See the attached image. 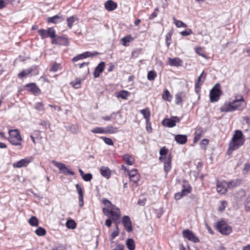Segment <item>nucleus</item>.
Masks as SVG:
<instances>
[{
    "instance_id": "f257e3e1",
    "label": "nucleus",
    "mask_w": 250,
    "mask_h": 250,
    "mask_svg": "<svg viewBox=\"0 0 250 250\" xmlns=\"http://www.w3.org/2000/svg\"><path fill=\"white\" fill-rule=\"evenodd\" d=\"M245 140V137L242 132L239 130H235L229 143V147L227 151L228 154L230 155L234 150L237 149L243 145Z\"/></svg>"
},
{
    "instance_id": "f03ea898",
    "label": "nucleus",
    "mask_w": 250,
    "mask_h": 250,
    "mask_svg": "<svg viewBox=\"0 0 250 250\" xmlns=\"http://www.w3.org/2000/svg\"><path fill=\"white\" fill-rule=\"evenodd\" d=\"M9 137L8 138L9 142L14 146H21L22 140L19 131L18 129H11L9 130Z\"/></svg>"
},
{
    "instance_id": "7ed1b4c3",
    "label": "nucleus",
    "mask_w": 250,
    "mask_h": 250,
    "mask_svg": "<svg viewBox=\"0 0 250 250\" xmlns=\"http://www.w3.org/2000/svg\"><path fill=\"white\" fill-rule=\"evenodd\" d=\"M221 85L217 83L211 89L209 93L210 101L211 102H217L222 95Z\"/></svg>"
},
{
    "instance_id": "20e7f679",
    "label": "nucleus",
    "mask_w": 250,
    "mask_h": 250,
    "mask_svg": "<svg viewBox=\"0 0 250 250\" xmlns=\"http://www.w3.org/2000/svg\"><path fill=\"white\" fill-rule=\"evenodd\" d=\"M216 229L223 235H229L232 231V229L224 221H218L216 225Z\"/></svg>"
},
{
    "instance_id": "39448f33",
    "label": "nucleus",
    "mask_w": 250,
    "mask_h": 250,
    "mask_svg": "<svg viewBox=\"0 0 250 250\" xmlns=\"http://www.w3.org/2000/svg\"><path fill=\"white\" fill-rule=\"evenodd\" d=\"M232 102L233 107H237L236 110H242L247 106V103L242 95L235 96V99Z\"/></svg>"
},
{
    "instance_id": "423d86ee",
    "label": "nucleus",
    "mask_w": 250,
    "mask_h": 250,
    "mask_svg": "<svg viewBox=\"0 0 250 250\" xmlns=\"http://www.w3.org/2000/svg\"><path fill=\"white\" fill-rule=\"evenodd\" d=\"M52 163L57 168L59 169L60 171L65 174H70L71 175H74L75 172L73 171L70 170L67 168L65 165L62 163L58 162L54 160L52 161Z\"/></svg>"
},
{
    "instance_id": "0eeeda50",
    "label": "nucleus",
    "mask_w": 250,
    "mask_h": 250,
    "mask_svg": "<svg viewBox=\"0 0 250 250\" xmlns=\"http://www.w3.org/2000/svg\"><path fill=\"white\" fill-rule=\"evenodd\" d=\"M159 160L163 162L164 163V168L166 174L170 170L171 168V156L169 155L167 157L160 156L159 158Z\"/></svg>"
},
{
    "instance_id": "6e6552de",
    "label": "nucleus",
    "mask_w": 250,
    "mask_h": 250,
    "mask_svg": "<svg viewBox=\"0 0 250 250\" xmlns=\"http://www.w3.org/2000/svg\"><path fill=\"white\" fill-rule=\"evenodd\" d=\"M183 236L194 243H197L199 242V238L196 237L195 234L190 230L188 229H186L183 231Z\"/></svg>"
},
{
    "instance_id": "1a4fd4ad",
    "label": "nucleus",
    "mask_w": 250,
    "mask_h": 250,
    "mask_svg": "<svg viewBox=\"0 0 250 250\" xmlns=\"http://www.w3.org/2000/svg\"><path fill=\"white\" fill-rule=\"evenodd\" d=\"M179 122V119L177 117L174 116L170 119L164 120L162 123L164 125L167 126L168 127H172L176 125V123H178Z\"/></svg>"
},
{
    "instance_id": "9d476101",
    "label": "nucleus",
    "mask_w": 250,
    "mask_h": 250,
    "mask_svg": "<svg viewBox=\"0 0 250 250\" xmlns=\"http://www.w3.org/2000/svg\"><path fill=\"white\" fill-rule=\"evenodd\" d=\"M31 162V158L26 157L13 164L14 168H21L27 166Z\"/></svg>"
},
{
    "instance_id": "9b49d317",
    "label": "nucleus",
    "mask_w": 250,
    "mask_h": 250,
    "mask_svg": "<svg viewBox=\"0 0 250 250\" xmlns=\"http://www.w3.org/2000/svg\"><path fill=\"white\" fill-rule=\"evenodd\" d=\"M122 223L125 229L127 232H130L132 231V223L128 216H124L123 217Z\"/></svg>"
},
{
    "instance_id": "f8f14e48",
    "label": "nucleus",
    "mask_w": 250,
    "mask_h": 250,
    "mask_svg": "<svg viewBox=\"0 0 250 250\" xmlns=\"http://www.w3.org/2000/svg\"><path fill=\"white\" fill-rule=\"evenodd\" d=\"M68 40L67 38L64 37H57L56 38L52 40V43L61 45H67L68 44Z\"/></svg>"
},
{
    "instance_id": "ddd939ff",
    "label": "nucleus",
    "mask_w": 250,
    "mask_h": 250,
    "mask_svg": "<svg viewBox=\"0 0 250 250\" xmlns=\"http://www.w3.org/2000/svg\"><path fill=\"white\" fill-rule=\"evenodd\" d=\"M227 186L226 182H219L217 181L216 185V189L217 192L220 194H225L227 190Z\"/></svg>"
},
{
    "instance_id": "4468645a",
    "label": "nucleus",
    "mask_w": 250,
    "mask_h": 250,
    "mask_svg": "<svg viewBox=\"0 0 250 250\" xmlns=\"http://www.w3.org/2000/svg\"><path fill=\"white\" fill-rule=\"evenodd\" d=\"M121 216V212L119 208H117L115 205H111V211L109 218L112 220L120 218Z\"/></svg>"
},
{
    "instance_id": "2eb2a0df",
    "label": "nucleus",
    "mask_w": 250,
    "mask_h": 250,
    "mask_svg": "<svg viewBox=\"0 0 250 250\" xmlns=\"http://www.w3.org/2000/svg\"><path fill=\"white\" fill-rule=\"evenodd\" d=\"M237 107H233V102H229L225 103L223 106L221 107V111L222 112H232L236 110Z\"/></svg>"
},
{
    "instance_id": "dca6fc26",
    "label": "nucleus",
    "mask_w": 250,
    "mask_h": 250,
    "mask_svg": "<svg viewBox=\"0 0 250 250\" xmlns=\"http://www.w3.org/2000/svg\"><path fill=\"white\" fill-rule=\"evenodd\" d=\"M105 66L104 62H101L95 68L94 71V77L95 78H98L101 73L103 71Z\"/></svg>"
},
{
    "instance_id": "f3484780",
    "label": "nucleus",
    "mask_w": 250,
    "mask_h": 250,
    "mask_svg": "<svg viewBox=\"0 0 250 250\" xmlns=\"http://www.w3.org/2000/svg\"><path fill=\"white\" fill-rule=\"evenodd\" d=\"M191 192V187L184 188L181 192H177L175 194V199L176 200H179L182 197L186 195Z\"/></svg>"
},
{
    "instance_id": "a211bd4d",
    "label": "nucleus",
    "mask_w": 250,
    "mask_h": 250,
    "mask_svg": "<svg viewBox=\"0 0 250 250\" xmlns=\"http://www.w3.org/2000/svg\"><path fill=\"white\" fill-rule=\"evenodd\" d=\"M28 88L29 91L34 95L38 94L40 93L41 90L35 83H30L27 84L25 86Z\"/></svg>"
},
{
    "instance_id": "6ab92c4d",
    "label": "nucleus",
    "mask_w": 250,
    "mask_h": 250,
    "mask_svg": "<svg viewBox=\"0 0 250 250\" xmlns=\"http://www.w3.org/2000/svg\"><path fill=\"white\" fill-rule=\"evenodd\" d=\"M76 188L79 194V206L82 207L83 205V193L82 187L78 184L76 185Z\"/></svg>"
},
{
    "instance_id": "aec40b11",
    "label": "nucleus",
    "mask_w": 250,
    "mask_h": 250,
    "mask_svg": "<svg viewBox=\"0 0 250 250\" xmlns=\"http://www.w3.org/2000/svg\"><path fill=\"white\" fill-rule=\"evenodd\" d=\"M168 64L170 66H180L182 65L183 61L179 58H168Z\"/></svg>"
},
{
    "instance_id": "412c9836",
    "label": "nucleus",
    "mask_w": 250,
    "mask_h": 250,
    "mask_svg": "<svg viewBox=\"0 0 250 250\" xmlns=\"http://www.w3.org/2000/svg\"><path fill=\"white\" fill-rule=\"evenodd\" d=\"M174 140L178 144L184 145L188 141L187 136L186 135L177 134L175 135Z\"/></svg>"
},
{
    "instance_id": "4be33fe9",
    "label": "nucleus",
    "mask_w": 250,
    "mask_h": 250,
    "mask_svg": "<svg viewBox=\"0 0 250 250\" xmlns=\"http://www.w3.org/2000/svg\"><path fill=\"white\" fill-rule=\"evenodd\" d=\"M104 7L107 11H111L117 7V4L112 0H108L105 2Z\"/></svg>"
},
{
    "instance_id": "5701e85b",
    "label": "nucleus",
    "mask_w": 250,
    "mask_h": 250,
    "mask_svg": "<svg viewBox=\"0 0 250 250\" xmlns=\"http://www.w3.org/2000/svg\"><path fill=\"white\" fill-rule=\"evenodd\" d=\"M242 183V180L240 179H234L226 182L228 188H232L239 186Z\"/></svg>"
},
{
    "instance_id": "b1692460",
    "label": "nucleus",
    "mask_w": 250,
    "mask_h": 250,
    "mask_svg": "<svg viewBox=\"0 0 250 250\" xmlns=\"http://www.w3.org/2000/svg\"><path fill=\"white\" fill-rule=\"evenodd\" d=\"M37 69V66L33 65L31 67L27 69L23 70L21 73L18 74V77L20 78H22L24 76L30 74L32 71Z\"/></svg>"
},
{
    "instance_id": "393cba45",
    "label": "nucleus",
    "mask_w": 250,
    "mask_h": 250,
    "mask_svg": "<svg viewBox=\"0 0 250 250\" xmlns=\"http://www.w3.org/2000/svg\"><path fill=\"white\" fill-rule=\"evenodd\" d=\"M94 53H92L90 52L86 51V52H84L83 53L75 57L74 58H73V61L77 62L79 60L83 59H84V58H86L87 57H90L93 56H94Z\"/></svg>"
},
{
    "instance_id": "a878e982",
    "label": "nucleus",
    "mask_w": 250,
    "mask_h": 250,
    "mask_svg": "<svg viewBox=\"0 0 250 250\" xmlns=\"http://www.w3.org/2000/svg\"><path fill=\"white\" fill-rule=\"evenodd\" d=\"M101 175L106 179H109L111 176V171L110 169L104 166H102L100 168Z\"/></svg>"
},
{
    "instance_id": "bb28decb",
    "label": "nucleus",
    "mask_w": 250,
    "mask_h": 250,
    "mask_svg": "<svg viewBox=\"0 0 250 250\" xmlns=\"http://www.w3.org/2000/svg\"><path fill=\"white\" fill-rule=\"evenodd\" d=\"M122 157L126 165L132 166L134 164L135 159L131 155L128 154H125Z\"/></svg>"
},
{
    "instance_id": "cd10ccee",
    "label": "nucleus",
    "mask_w": 250,
    "mask_h": 250,
    "mask_svg": "<svg viewBox=\"0 0 250 250\" xmlns=\"http://www.w3.org/2000/svg\"><path fill=\"white\" fill-rule=\"evenodd\" d=\"M206 74L203 71L201 74L198 77L197 81L195 82V88H197L200 87L202 85L206 79Z\"/></svg>"
},
{
    "instance_id": "c85d7f7f",
    "label": "nucleus",
    "mask_w": 250,
    "mask_h": 250,
    "mask_svg": "<svg viewBox=\"0 0 250 250\" xmlns=\"http://www.w3.org/2000/svg\"><path fill=\"white\" fill-rule=\"evenodd\" d=\"M140 112L143 115L144 118L146 119V124H148L150 116V113L149 109L146 108L142 109L140 111Z\"/></svg>"
},
{
    "instance_id": "c756f323",
    "label": "nucleus",
    "mask_w": 250,
    "mask_h": 250,
    "mask_svg": "<svg viewBox=\"0 0 250 250\" xmlns=\"http://www.w3.org/2000/svg\"><path fill=\"white\" fill-rule=\"evenodd\" d=\"M118 131V128L112 126H108L104 128V134H113Z\"/></svg>"
},
{
    "instance_id": "7c9ffc66",
    "label": "nucleus",
    "mask_w": 250,
    "mask_h": 250,
    "mask_svg": "<svg viewBox=\"0 0 250 250\" xmlns=\"http://www.w3.org/2000/svg\"><path fill=\"white\" fill-rule=\"evenodd\" d=\"M129 95V93L128 92L125 90H122L117 93L116 96L118 98H121L122 99H126Z\"/></svg>"
},
{
    "instance_id": "2f4dec72",
    "label": "nucleus",
    "mask_w": 250,
    "mask_h": 250,
    "mask_svg": "<svg viewBox=\"0 0 250 250\" xmlns=\"http://www.w3.org/2000/svg\"><path fill=\"white\" fill-rule=\"evenodd\" d=\"M126 246L129 250H134L135 249V245L133 239L128 238L126 241Z\"/></svg>"
},
{
    "instance_id": "473e14b6",
    "label": "nucleus",
    "mask_w": 250,
    "mask_h": 250,
    "mask_svg": "<svg viewBox=\"0 0 250 250\" xmlns=\"http://www.w3.org/2000/svg\"><path fill=\"white\" fill-rule=\"evenodd\" d=\"M66 226L68 229H74L76 228V223L72 219L68 220L66 223Z\"/></svg>"
},
{
    "instance_id": "72a5a7b5",
    "label": "nucleus",
    "mask_w": 250,
    "mask_h": 250,
    "mask_svg": "<svg viewBox=\"0 0 250 250\" xmlns=\"http://www.w3.org/2000/svg\"><path fill=\"white\" fill-rule=\"evenodd\" d=\"M28 222L32 226L37 227L39 225L38 219L35 216H32L28 220Z\"/></svg>"
},
{
    "instance_id": "f704fd0d",
    "label": "nucleus",
    "mask_w": 250,
    "mask_h": 250,
    "mask_svg": "<svg viewBox=\"0 0 250 250\" xmlns=\"http://www.w3.org/2000/svg\"><path fill=\"white\" fill-rule=\"evenodd\" d=\"M77 20H78V19L73 16L68 18L67 19V23L68 27L69 28H71L72 27L73 23L76 21H77Z\"/></svg>"
},
{
    "instance_id": "c9c22d12",
    "label": "nucleus",
    "mask_w": 250,
    "mask_h": 250,
    "mask_svg": "<svg viewBox=\"0 0 250 250\" xmlns=\"http://www.w3.org/2000/svg\"><path fill=\"white\" fill-rule=\"evenodd\" d=\"M157 76V73L154 70L150 71L148 72L147 78L149 81H154Z\"/></svg>"
},
{
    "instance_id": "e433bc0d",
    "label": "nucleus",
    "mask_w": 250,
    "mask_h": 250,
    "mask_svg": "<svg viewBox=\"0 0 250 250\" xmlns=\"http://www.w3.org/2000/svg\"><path fill=\"white\" fill-rule=\"evenodd\" d=\"M60 17L58 15H55L52 17H49L47 19V22L49 23H57L59 21Z\"/></svg>"
},
{
    "instance_id": "4c0bfd02",
    "label": "nucleus",
    "mask_w": 250,
    "mask_h": 250,
    "mask_svg": "<svg viewBox=\"0 0 250 250\" xmlns=\"http://www.w3.org/2000/svg\"><path fill=\"white\" fill-rule=\"evenodd\" d=\"M174 23L176 25L177 27H187V25L184 23L183 21L176 20L175 17L173 18Z\"/></svg>"
},
{
    "instance_id": "58836bf2",
    "label": "nucleus",
    "mask_w": 250,
    "mask_h": 250,
    "mask_svg": "<svg viewBox=\"0 0 250 250\" xmlns=\"http://www.w3.org/2000/svg\"><path fill=\"white\" fill-rule=\"evenodd\" d=\"M35 233L37 235L42 236L45 235L46 230L44 228L39 227L36 230Z\"/></svg>"
},
{
    "instance_id": "ea45409f",
    "label": "nucleus",
    "mask_w": 250,
    "mask_h": 250,
    "mask_svg": "<svg viewBox=\"0 0 250 250\" xmlns=\"http://www.w3.org/2000/svg\"><path fill=\"white\" fill-rule=\"evenodd\" d=\"M47 31V36L50 37L52 40L56 38L55 37V31L52 28H49Z\"/></svg>"
},
{
    "instance_id": "a19ab883",
    "label": "nucleus",
    "mask_w": 250,
    "mask_h": 250,
    "mask_svg": "<svg viewBox=\"0 0 250 250\" xmlns=\"http://www.w3.org/2000/svg\"><path fill=\"white\" fill-rule=\"evenodd\" d=\"M91 132L93 133L104 134V128L102 127H97L93 128Z\"/></svg>"
},
{
    "instance_id": "79ce46f5",
    "label": "nucleus",
    "mask_w": 250,
    "mask_h": 250,
    "mask_svg": "<svg viewBox=\"0 0 250 250\" xmlns=\"http://www.w3.org/2000/svg\"><path fill=\"white\" fill-rule=\"evenodd\" d=\"M162 97H163V99L166 101H171V96L169 91L167 89H166L165 91L164 94H163Z\"/></svg>"
},
{
    "instance_id": "37998d69",
    "label": "nucleus",
    "mask_w": 250,
    "mask_h": 250,
    "mask_svg": "<svg viewBox=\"0 0 250 250\" xmlns=\"http://www.w3.org/2000/svg\"><path fill=\"white\" fill-rule=\"evenodd\" d=\"M133 39L130 35L125 36L122 39V41L123 42V45L124 46H127L126 43L127 42H129Z\"/></svg>"
},
{
    "instance_id": "c03bdc74",
    "label": "nucleus",
    "mask_w": 250,
    "mask_h": 250,
    "mask_svg": "<svg viewBox=\"0 0 250 250\" xmlns=\"http://www.w3.org/2000/svg\"><path fill=\"white\" fill-rule=\"evenodd\" d=\"M201 136V131L196 130L194 133V137L193 140V143H197L200 139Z\"/></svg>"
},
{
    "instance_id": "a18cd8bd",
    "label": "nucleus",
    "mask_w": 250,
    "mask_h": 250,
    "mask_svg": "<svg viewBox=\"0 0 250 250\" xmlns=\"http://www.w3.org/2000/svg\"><path fill=\"white\" fill-rule=\"evenodd\" d=\"M62 68L61 65L60 63H55L52 65V66L50 68V71L53 72H56L59 69Z\"/></svg>"
},
{
    "instance_id": "49530a36",
    "label": "nucleus",
    "mask_w": 250,
    "mask_h": 250,
    "mask_svg": "<svg viewBox=\"0 0 250 250\" xmlns=\"http://www.w3.org/2000/svg\"><path fill=\"white\" fill-rule=\"evenodd\" d=\"M119 234V229H116L115 230L113 231L111 235H110V239L111 240V243H113L114 241H113V240L115 239V238L118 236Z\"/></svg>"
},
{
    "instance_id": "de8ad7c7",
    "label": "nucleus",
    "mask_w": 250,
    "mask_h": 250,
    "mask_svg": "<svg viewBox=\"0 0 250 250\" xmlns=\"http://www.w3.org/2000/svg\"><path fill=\"white\" fill-rule=\"evenodd\" d=\"M138 170L137 169H133L131 170H127V174L129 176V178L135 176L137 175Z\"/></svg>"
},
{
    "instance_id": "09e8293b",
    "label": "nucleus",
    "mask_w": 250,
    "mask_h": 250,
    "mask_svg": "<svg viewBox=\"0 0 250 250\" xmlns=\"http://www.w3.org/2000/svg\"><path fill=\"white\" fill-rule=\"evenodd\" d=\"M101 138L103 140V141L106 144L110 146L113 145V142L110 138H107L105 137H101Z\"/></svg>"
},
{
    "instance_id": "8fccbe9b",
    "label": "nucleus",
    "mask_w": 250,
    "mask_h": 250,
    "mask_svg": "<svg viewBox=\"0 0 250 250\" xmlns=\"http://www.w3.org/2000/svg\"><path fill=\"white\" fill-rule=\"evenodd\" d=\"M116 114V113L113 112L110 115V116H104L102 117V118L105 121H109L112 119H115Z\"/></svg>"
},
{
    "instance_id": "3c124183",
    "label": "nucleus",
    "mask_w": 250,
    "mask_h": 250,
    "mask_svg": "<svg viewBox=\"0 0 250 250\" xmlns=\"http://www.w3.org/2000/svg\"><path fill=\"white\" fill-rule=\"evenodd\" d=\"M35 108L39 111H43V104L42 103L39 102L36 104Z\"/></svg>"
},
{
    "instance_id": "603ef678",
    "label": "nucleus",
    "mask_w": 250,
    "mask_h": 250,
    "mask_svg": "<svg viewBox=\"0 0 250 250\" xmlns=\"http://www.w3.org/2000/svg\"><path fill=\"white\" fill-rule=\"evenodd\" d=\"M82 178L84 181L88 182L92 179V175L91 173H86L83 175Z\"/></svg>"
},
{
    "instance_id": "864d4df0",
    "label": "nucleus",
    "mask_w": 250,
    "mask_h": 250,
    "mask_svg": "<svg viewBox=\"0 0 250 250\" xmlns=\"http://www.w3.org/2000/svg\"><path fill=\"white\" fill-rule=\"evenodd\" d=\"M208 140L207 139H204L202 140V141L200 142V146L204 149H206V146L208 145Z\"/></svg>"
},
{
    "instance_id": "5fc2aeb1",
    "label": "nucleus",
    "mask_w": 250,
    "mask_h": 250,
    "mask_svg": "<svg viewBox=\"0 0 250 250\" xmlns=\"http://www.w3.org/2000/svg\"><path fill=\"white\" fill-rule=\"evenodd\" d=\"M246 193L245 191L243 189L239 190L238 192L235 195L236 198H241L245 196Z\"/></svg>"
},
{
    "instance_id": "6e6d98bb",
    "label": "nucleus",
    "mask_w": 250,
    "mask_h": 250,
    "mask_svg": "<svg viewBox=\"0 0 250 250\" xmlns=\"http://www.w3.org/2000/svg\"><path fill=\"white\" fill-rule=\"evenodd\" d=\"M39 34L41 35L42 39H44L47 37V31L44 29H40L38 30Z\"/></svg>"
},
{
    "instance_id": "4d7b16f0",
    "label": "nucleus",
    "mask_w": 250,
    "mask_h": 250,
    "mask_svg": "<svg viewBox=\"0 0 250 250\" xmlns=\"http://www.w3.org/2000/svg\"><path fill=\"white\" fill-rule=\"evenodd\" d=\"M110 211H111V206H110L109 207V208H104L103 209V212L105 216H108V217L110 216Z\"/></svg>"
},
{
    "instance_id": "13d9d810",
    "label": "nucleus",
    "mask_w": 250,
    "mask_h": 250,
    "mask_svg": "<svg viewBox=\"0 0 250 250\" xmlns=\"http://www.w3.org/2000/svg\"><path fill=\"white\" fill-rule=\"evenodd\" d=\"M192 34V31L191 29H188L187 30H185V31H182L180 33V34L183 36H188Z\"/></svg>"
},
{
    "instance_id": "bf43d9fd",
    "label": "nucleus",
    "mask_w": 250,
    "mask_h": 250,
    "mask_svg": "<svg viewBox=\"0 0 250 250\" xmlns=\"http://www.w3.org/2000/svg\"><path fill=\"white\" fill-rule=\"evenodd\" d=\"M196 53L199 55L203 57H205V55L204 53L203 50L201 47H198L195 48Z\"/></svg>"
},
{
    "instance_id": "052dcab7",
    "label": "nucleus",
    "mask_w": 250,
    "mask_h": 250,
    "mask_svg": "<svg viewBox=\"0 0 250 250\" xmlns=\"http://www.w3.org/2000/svg\"><path fill=\"white\" fill-rule=\"evenodd\" d=\"M159 12V8L158 7H156L155 9L153 12L150 15L149 17V19H153L155 18H156Z\"/></svg>"
},
{
    "instance_id": "680f3d73",
    "label": "nucleus",
    "mask_w": 250,
    "mask_h": 250,
    "mask_svg": "<svg viewBox=\"0 0 250 250\" xmlns=\"http://www.w3.org/2000/svg\"><path fill=\"white\" fill-rule=\"evenodd\" d=\"M250 169V164L246 163L244 165V167L243 169V173L246 174Z\"/></svg>"
},
{
    "instance_id": "e2e57ef3",
    "label": "nucleus",
    "mask_w": 250,
    "mask_h": 250,
    "mask_svg": "<svg viewBox=\"0 0 250 250\" xmlns=\"http://www.w3.org/2000/svg\"><path fill=\"white\" fill-rule=\"evenodd\" d=\"M72 86L75 88H79L81 86V81L78 80L76 82H72L71 83Z\"/></svg>"
},
{
    "instance_id": "0e129e2a",
    "label": "nucleus",
    "mask_w": 250,
    "mask_h": 250,
    "mask_svg": "<svg viewBox=\"0 0 250 250\" xmlns=\"http://www.w3.org/2000/svg\"><path fill=\"white\" fill-rule=\"evenodd\" d=\"M227 205V202L226 201H222L221 203V205L219 206V210L220 211H223Z\"/></svg>"
},
{
    "instance_id": "69168bd1",
    "label": "nucleus",
    "mask_w": 250,
    "mask_h": 250,
    "mask_svg": "<svg viewBox=\"0 0 250 250\" xmlns=\"http://www.w3.org/2000/svg\"><path fill=\"white\" fill-rule=\"evenodd\" d=\"M167 149L165 147L161 148L159 151L161 156H165L167 154Z\"/></svg>"
},
{
    "instance_id": "338daca9",
    "label": "nucleus",
    "mask_w": 250,
    "mask_h": 250,
    "mask_svg": "<svg viewBox=\"0 0 250 250\" xmlns=\"http://www.w3.org/2000/svg\"><path fill=\"white\" fill-rule=\"evenodd\" d=\"M175 98H176L175 103L177 104H180L182 103V100L181 96L180 94H176Z\"/></svg>"
},
{
    "instance_id": "774afa93",
    "label": "nucleus",
    "mask_w": 250,
    "mask_h": 250,
    "mask_svg": "<svg viewBox=\"0 0 250 250\" xmlns=\"http://www.w3.org/2000/svg\"><path fill=\"white\" fill-rule=\"evenodd\" d=\"M129 179L131 182L136 184L139 180V177L138 175H136L135 176L129 178Z\"/></svg>"
}]
</instances>
